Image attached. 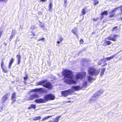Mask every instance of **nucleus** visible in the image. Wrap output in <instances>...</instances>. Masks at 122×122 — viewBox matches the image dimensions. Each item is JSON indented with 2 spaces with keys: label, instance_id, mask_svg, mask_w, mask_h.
<instances>
[{
  "label": "nucleus",
  "instance_id": "obj_14",
  "mask_svg": "<svg viewBox=\"0 0 122 122\" xmlns=\"http://www.w3.org/2000/svg\"><path fill=\"white\" fill-rule=\"evenodd\" d=\"M15 95L16 93L15 92H14L12 94L11 98L12 100L13 101H15V99L16 98V96Z\"/></svg>",
  "mask_w": 122,
  "mask_h": 122
},
{
  "label": "nucleus",
  "instance_id": "obj_28",
  "mask_svg": "<svg viewBox=\"0 0 122 122\" xmlns=\"http://www.w3.org/2000/svg\"><path fill=\"white\" fill-rule=\"evenodd\" d=\"M52 116H49L43 118L41 120L42 121H43L49 118L50 117H52Z\"/></svg>",
  "mask_w": 122,
  "mask_h": 122
},
{
  "label": "nucleus",
  "instance_id": "obj_15",
  "mask_svg": "<svg viewBox=\"0 0 122 122\" xmlns=\"http://www.w3.org/2000/svg\"><path fill=\"white\" fill-rule=\"evenodd\" d=\"M105 41L104 42L103 44V45L104 46H107L110 45L111 44V42L109 41Z\"/></svg>",
  "mask_w": 122,
  "mask_h": 122
},
{
  "label": "nucleus",
  "instance_id": "obj_1",
  "mask_svg": "<svg viewBox=\"0 0 122 122\" xmlns=\"http://www.w3.org/2000/svg\"><path fill=\"white\" fill-rule=\"evenodd\" d=\"M62 74L64 76V82L69 84L76 83L79 79L83 78L86 75V73L84 72L79 73L76 75L75 78H73L74 75L72 72L68 70H64L62 72Z\"/></svg>",
  "mask_w": 122,
  "mask_h": 122
},
{
  "label": "nucleus",
  "instance_id": "obj_42",
  "mask_svg": "<svg viewBox=\"0 0 122 122\" xmlns=\"http://www.w3.org/2000/svg\"><path fill=\"white\" fill-rule=\"evenodd\" d=\"M120 8V10H121V11H122V6H121L120 7H118Z\"/></svg>",
  "mask_w": 122,
  "mask_h": 122
},
{
  "label": "nucleus",
  "instance_id": "obj_5",
  "mask_svg": "<svg viewBox=\"0 0 122 122\" xmlns=\"http://www.w3.org/2000/svg\"><path fill=\"white\" fill-rule=\"evenodd\" d=\"M46 101H47L49 100H53L55 99V97L51 94L45 95L44 97Z\"/></svg>",
  "mask_w": 122,
  "mask_h": 122
},
{
  "label": "nucleus",
  "instance_id": "obj_25",
  "mask_svg": "<svg viewBox=\"0 0 122 122\" xmlns=\"http://www.w3.org/2000/svg\"><path fill=\"white\" fill-rule=\"evenodd\" d=\"M41 118V117L39 116L38 117H36L34 118H33V120L34 121H36L38 120H39Z\"/></svg>",
  "mask_w": 122,
  "mask_h": 122
},
{
  "label": "nucleus",
  "instance_id": "obj_22",
  "mask_svg": "<svg viewBox=\"0 0 122 122\" xmlns=\"http://www.w3.org/2000/svg\"><path fill=\"white\" fill-rule=\"evenodd\" d=\"M36 105H35L32 104L30 105V106L28 108V109H29L32 108L35 109L36 107Z\"/></svg>",
  "mask_w": 122,
  "mask_h": 122
},
{
  "label": "nucleus",
  "instance_id": "obj_6",
  "mask_svg": "<svg viewBox=\"0 0 122 122\" xmlns=\"http://www.w3.org/2000/svg\"><path fill=\"white\" fill-rule=\"evenodd\" d=\"M31 92H39L40 93L46 92H47V90H44V89L42 88H36L34 89H32L31 90Z\"/></svg>",
  "mask_w": 122,
  "mask_h": 122
},
{
  "label": "nucleus",
  "instance_id": "obj_35",
  "mask_svg": "<svg viewBox=\"0 0 122 122\" xmlns=\"http://www.w3.org/2000/svg\"><path fill=\"white\" fill-rule=\"evenodd\" d=\"M119 37V35H114V37H113L114 38L116 39V38Z\"/></svg>",
  "mask_w": 122,
  "mask_h": 122
},
{
  "label": "nucleus",
  "instance_id": "obj_7",
  "mask_svg": "<svg viewBox=\"0 0 122 122\" xmlns=\"http://www.w3.org/2000/svg\"><path fill=\"white\" fill-rule=\"evenodd\" d=\"M39 97V96L38 94H33L31 95L29 98H27L26 100H32L34 99L38 98Z\"/></svg>",
  "mask_w": 122,
  "mask_h": 122
},
{
  "label": "nucleus",
  "instance_id": "obj_13",
  "mask_svg": "<svg viewBox=\"0 0 122 122\" xmlns=\"http://www.w3.org/2000/svg\"><path fill=\"white\" fill-rule=\"evenodd\" d=\"M101 94L100 91H99L96 94H95L94 96L92 97V100L93 99H94L96 97H97L98 96H99L100 94Z\"/></svg>",
  "mask_w": 122,
  "mask_h": 122
},
{
  "label": "nucleus",
  "instance_id": "obj_4",
  "mask_svg": "<svg viewBox=\"0 0 122 122\" xmlns=\"http://www.w3.org/2000/svg\"><path fill=\"white\" fill-rule=\"evenodd\" d=\"M46 81H47L46 80H44L40 81L36 83L37 85L36 86L38 85H42L49 89H51L52 87L51 83L50 82H46Z\"/></svg>",
  "mask_w": 122,
  "mask_h": 122
},
{
  "label": "nucleus",
  "instance_id": "obj_48",
  "mask_svg": "<svg viewBox=\"0 0 122 122\" xmlns=\"http://www.w3.org/2000/svg\"><path fill=\"white\" fill-rule=\"evenodd\" d=\"M33 36H35V35L34 34H33Z\"/></svg>",
  "mask_w": 122,
  "mask_h": 122
},
{
  "label": "nucleus",
  "instance_id": "obj_33",
  "mask_svg": "<svg viewBox=\"0 0 122 122\" xmlns=\"http://www.w3.org/2000/svg\"><path fill=\"white\" fill-rule=\"evenodd\" d=\"M36 28V27L35 26L32 25L30 29L33 30L35 29Z\"/></svg>",
  "mask_w": 122,
  "mask_h": 122
},
{
  "label": "nucleus",
  "instance_id": "obj_44",
  "mask_svg": "<svg viewBox=\"0 0 122 122\" xmlns=\"http://www.w3.org/2000/svg\"><path fill=\"white\" fill-rule=\"evenodd\" d=\"M41 27H42V28L43 29H44V27L43 26V25H42L41 26Z\"/></svg>",
  "mask_w": 122,
  "mask_h": 122
},
{
  "label": "nucleus",
  "instance_id": "obj_45",
  "mask_svg": "<svg viewBox=\"0 0 122 122\" xmlns=\"http://www.w3.org/2000/svg\"><path fill=\"white\" fill-rule=\"evenodd\" d=\"M64 2H65V3L67 2V0H64Z\"/></svg>",
  "mask_w": 122,
  "mask_h": 122
},
{
  "label": "nucleus",
  "instance_id": "obj_9",
  "mask_svg": "<svg viewBox=\"0 0 122 122\" xmlns=\"http://www.w3.org/2000/svg\"><path fill=\"white\" fill-rule=\"evenodd\" d=\"M35 102L37 103H45L46 102L45 99H42L40 98L39 99H36L35 100Z\"/></svg>",
  "mask_w": 122,
  "mask_h": 122
},
{
  "label": "nucleus",
  "instance_id": "obj_36",
  "mask_svg": "<svg viewBox=\"0 0 122 122\" xmlns=\"http://www.w3.org/2000/svg\"><path fill=\"white\" fill-rule=\"evenodd\" d=\"M41 40H43V41H45V39L44 38H41V39H39L38 40V41H40Z\"/></svg>",
  "mask_w": 122,
  "mask_h": 122
},
{
  "label": "nucleus",
  "instance_id": "obj_47",
  "mask_svg": "<svg viewBox=\"0 0 122 122\" xmlns=\"http://www.w3.org/2000/svg\"><path fill=\"white\" fill-rule=\"evenodd\" d=\"M47 122H51V121H48Z\"/></svg>",
  "mask_w": 122,
  "mask_h": 122
},
{
  "label": "nucleus",
  "instance_id": "obj_18",
  "mask_svg": "<svg viewBox=\"0 0 122 122\" xmlns=\"http://www.w3.org/2000/svg\"><path fill=\"white\" fill-rule=\"evenodd\" d=\"M61 117V116H59L56 118L53 121H51V122H58L59 119Z\"/></svg>",
  "mask_w": 122,
  "mask_h": 122
},
{
  "label": "nucleus",
  "instance_id": "obj_20",
  "mask_svg": "<svg viewBox=\"0 0 122 122\" xmlns=\"http://www.w3.org/2000/svg\"><path fill=\"white\" fill-rule=\"evenodd\" d=\"M14 61V60L13 58H12L9 63V68H10V67L12 65V64Z\"/></svg>",
  "mask_w": 122,
  "mask_h": 122
},
{
  "label": "nucleus",
  "instance_id": "obj_3",
  "mask_svg": "<svg viewBox=\"0 0 122 122\" xmlns=\"http://www.w3.org/2000/svg\"><path fill=\"white\" fill-rule=\"evenodd\" d=\"M81 88V87L79 86H73L71 89L64 91H62L61 93L63 96L66 97L70 94L71 93L73 92L74 91L79 90Z\"/></svg>",
  "mask_w": 122,
  "mask_h": 122
},
{
  "label": "nucleus",
  "instance_id": "obj_19",
  "mask_svg": "<svg viewBox=\"0 0 122 122\" xmlns=\"http://www.w3.org/2000/svg\"><path fill=\"white\" fill-rule=\"evenodd\" d=\"M8 97L7 95H4L2 97V99L3 101V102H5V100H6L7 99Z\"/></svg>",
  "mask_w": 122,
  "mask_h": 122
},
{
  "label": "nucleus",
  "instance_id": "obj_32",
  "mask_svg": "<svg viewBox=\"0 0 122 122\" xmlns=\"http://www.w3.org/2000/svg\"><path fill=\"white\" fill-rule=\"evenodd\" d=\"M52 6V4L51 3H50L49 5V11H50L51 9Z\"/></svg>",
  "mask_w": 122,
  "mask_h": 122
},
{
  "label": "nucleus",
  "instance_id": "obj_40",
  "mask_svg": "<svg viewBox=\"0 0 122 122\" xmlns=\"http://www.w3.org/2000/svg\"><path fill=\"white\" fill-rule=\"evenodd\" d=\"M24 78L25 80H26L28 78V76H26L25 77H24Z\"/></svg>",
  "mask_w": 122,
  "mask_h": 122
},
{
  "label": "nucleus",
  "instance_id": "obj_12",
  "mask_svg": "<svg viewBox=\"0 0 122 122\" xmlns=\"http://www.w3.org/2000/svg\"><path fill=\"white\" fill-rule=\"evenodd\" d=\"M16 58L18 62V64L19 65L20 62V60L21 59V56L19 54H18L16 56Z\"/></svg>",
  "mask_w": 122,
  "mask_h": 122
},
{
  "label": "nucleus",
  "instance_id": "obj_31",
  "mask_svg": "<svg viewBox=\"0 0 122 122\" xmlns=\"http://www.w3.org/2000/svg\"><path fill=\"white\" fill-rule=\"evenodd\" d=\"M14 35L13 34V32H12L11 34V36H10V38H9V40H10V41L11 40V39L13 37V36H14Z\"/></svg>",
  "mask_w": 122,
  "mask_h": 122
},
{
  "label": "nucleus",
  "instance_id": "obj_29",
  "mask_svg": "<svg viewBox=\"0 0 122 122\" xmlns=\"http://www.w3.org/2000/svg\"><path fill=\"white\" fill-rule=\"evenodd\" d=\"M94 2V5H96L99 3V2L97 0H93Z\"/></svg>",
  "mask_w": 122,
  "mask_h": 122
},
{
  "label": "nucleus",
  "instance_id": "obj_30",
  "mask_svg": "<svg viewBox=\"0 0 122 122\" xmlns=\"http://www.w3.org/2000/svg\"><path fill=\"white\" fill-rule=\"evenodd\" d=\"M5 60L4 58H2V60H1V67H3L4 66H3V65L4 64V61Z\"/></svg>",
  "mask_w": 122,
  "mask_h": 122
},
{
  "label": "nucleus",
  "instance_id": "obj_11",
  "mask_svg": "<svg viewBox=\"0 0 122 122\" xmlns=\"http://www.w3.org/2000/svg\"><path fill=\"white\" fill-rule=\"evenodd\" d=\"M108 40L115 41H116V39L115 38L112 37L111 36H108L105 39V41H107V40Z\"/></svg>",
  "mask_w": 122,
  "mask_h": 122
},
{
  "label": "nucleus",
  "instance_id": "obj_26",
  "mask_svg": "<svg viewBox=\"0 0 122 122\" xmlns=\"http://www.w3.org/2000/svg\"><path fill=\"white\" fill-rule=\"evenodd\" d=\"M108 14V13L107 11H104L103 13H102V17H103V15H107Z\"/></svg>",
  "mask_w": 122,
  "mask_h": 122
},
{
  "label": "nucleus",
  "instance_id": "obj_17",
  "mask_svg": "<svg viewBox=\"0 0 122 122\" xmlns=\"http://www.w3.org/2000/svg\"><path fill=\"white\" fill-rule=\"evenodd\" d=\"M115 56H116L115 55H113L110 57L105 58V60H106L107 61H109L113 59V58L115 57Z\"/></svg>",
  "mask_w": 122,
  "mask_h": 122
},
{
  "label": "nucleus",
  "instance_id": "obj_37",
  "mask_svg": "<svg viewBox=\"0 0 122 122\" xmlns=\"http://www.w3.org/2000/svg\"><path fill=\"white\" fill-rule=\"evenodd\" d=\"M63 39L62 38H60L59 40H58V41H59L60 42H61L62 41Z\"/></svg>",
  "mask_w": 122,
  "mask_h": 122
},
{
  "label": "nucleus",
  "instance_id": "obj_21",
  "mask_svg": "<svg viewBox=\"0 0 122 122\" xmlns=\"http://www.w3.org/2000/svg\"><path fill=\"white\" fill-rule=\"evenodd\" d=\"M72 32L74 34L77 36L78 37V36L77 35L76 32H77V29L76 28H74V29L72 30Z\"/></svg>",
  "mask_w": 122,
  "mask_h": 122
},
{
  "label": "nucleus",
  "instance_id": "obj_23",
  "mask_svg": "<svg viewBox=\"0 0 122 122\" xmlns=\"http://www.w3.org/2000/svg\"><path fill=\"white\" fill-rule=\"evenodd\" d=\"M87 81H84L82 85V87L83 88L87 86Z\"/></svg>",
  "mask_w": 122,
  "mask_h": 122
},
{
  "label": "nucleus",
  "instance_id": "obj_41",
  "mask_svg": "<svg viewBox=\"0 0 122 122\" xmlns=\"http://www.w3.org/2000/svg\"><path fill=\"white\" fill-rule=\"evenodd\" d=\"M64 6H65V7H66L67 6V2H66V3L64 2Z\"/></svg>",
  "mask_w": 122,
  "mask_h": 122
},
{
  "label": "nucleus",
  "instance_id": "obj_2",
  "mask_svg": "<svg viewBox=\"0 0 122 122\" xmlns=\"http://www.w3.org/2000/svg\"><path fill=\"white\" fill-rule=\"evenodd\" d=\"M100 71L94 67H91L89 68L88 70V75L87 76L88 80L90 82H92V80H95L96 78H93V76L96 77L99 74Z\"/></svg>",
  "mask_w": 122,
  "mask_h": 122
},
{
  "label": "nucleus",
  "instance_id": "obj_39",
  "mask_svg": "<svg viewBox=\"0 0 122 122\" xmlns=\"http://www.w3.org/2000/svg\"><path fill=\"white\" fill-rule=\"evenodd\" d=\"M80 43H82V44L83 43V40H80Z\"/></svg>",
  "mask_w": 122,
  "mask_h": 122
},
{
  "label": "nucleus",
  "instance_id": "obj_43",
  "mask_svg": "<svg viewBox=\"0 0 122 122\" xmlns=\"http://www.w3.org/2000/svg\"><path fill=\"white\" fill-rule=\"evenodd\" d=\"M57 43H58V44L57 45L58 46H59V44L60 43V42L59 41H57Z\"/></svg>",
  "mask_w": 122,
  "mask_h": 122
},
{
  "label": "nucleus",
  "instance_id": "obj_46",
  "mask_svg": "<svg viewBox=\"0 0 122 122\" xmlns=\"http://www.w3.org/2000/svg\"><path fill=\"white\" fill-rule=\"evenodd\" d=\"M41 1H42L43 2H44L45 1V0H40Z\"/></svg>",
  "mask_w": 122,
  "mask_h": 122
},
{
  "label": "nucleus",
  "instance_id": "obj_27",
  "mask_svg": "<svg viewBox=\"0 0 122 122\" xmlns=\"http://www.w3.org/2000/svg\"><path fill=\"white\" fill-rule=\"evenodd\" d=\"M105 70V68H103L102 69V71L101 73V76H102L104 74V72Z\"/></svg>",
  "mask_w": 122,
  "mask_h": 122
},
{
  "label": "nucleus",
  "instance_id": "obj_38",
  "mask_svg": "<svg viewBox=\"0 0 122 122\" xmlns=\"http://www.w3.org/2000/svg\"><path fill=\"white\" fill-rule=\"evenodd\" d=\"M7 0H0V1H2L4 2H6Z\"/></svg>",
  "mask_w": 122,
  "mask_h": 122
},
{
  "label": "nucleus",
  "instance_id": "obj_8",
  "mask_svg": "<svg viewBox=\"0 0 122 122\" xmlns=\"http://www.w3.org/2000/svg\"><path fill=\"white\" fill-rule=\"evenodd\" d=\"M102 63H104V64L102 66H105L107 65L106 63V61H105V58H103L101 60H100L98 62V64L99 65H101Z\"/></svg>",
  "mask_w": 122,
  "mask_h": 122
},
{
  "label": "nucleus",
  "instance_id": "obj_24",
  "mask_svg": "<svg viewBox=\"0 0 122 122\" xmlns=\"http://www.w3.org/2000/svg\"><path fill=\"white\" fill-rule=\"evenodd\" d=\"M1 67L3 71L5 72H7V69H6L5 66V65H4L3 67Z\"/></svg>",
  "mask_w": 122,
  "mask_h": 122
},
{
  "label": "nucleus",
  "instance_id": "obj_34",
  "mask_svg": "<svg viewBox=\"0 0 122 122\" xmlns=\"http://www.w3.org/2000/svg\"><path fill=\"white\" fill-rule=\"evenodd\" d=\"M117 26L113 28L112 29V31H116L117 30Z\"/></svg>",
  "mask_w": 122,
  "mask_h": 122
},
{
  "label": "nucleus",
  "instance_id": "obj_10",
  "mask_svg": "<svg viewBox=\"0 0 122 122\" xmlns=\"http://www.w3.org/2000/svg\"><path fill=\"white\" fill-rule=\"evenodd\" d=\"M118 8H116L113 9L111 12L110 13V16L111 17H113L114 14V12L116 11V10Z\"/></svg>",
  "mask_w": 122,
  "mask_h": 122
},
{
  "label": "nucleus",
  "instance_id": "obj_16",
  "mask_svg": "<svg viewBox=\"0 0 122 122\" xmlns=\"http://www.w3.org/2000/svg\"><path fill=\"white\" fill-rule=\"evenodd\" d=\"M86 10V8L85 7H84L83 9H82L81 12V15H84L85 14V12Z\"/></svg>",
  "mask_w": 122,
  "mask_h": 122
}]
</instances>
